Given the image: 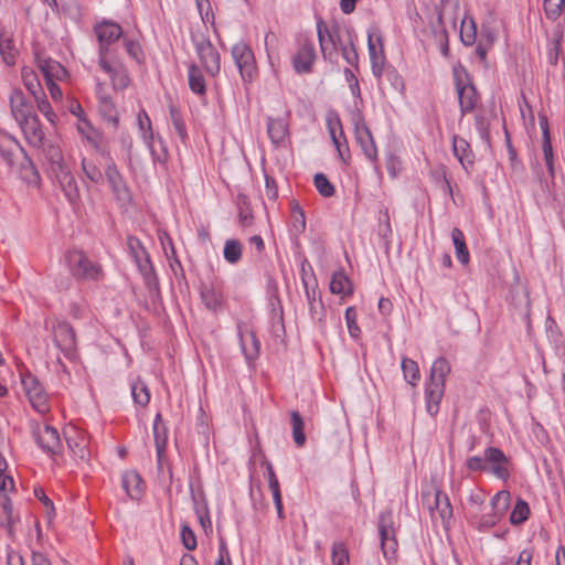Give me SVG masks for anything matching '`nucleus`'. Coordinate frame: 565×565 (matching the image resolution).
<instances>
[{
	"instance_id": "nucleus-1",
	"label": "nucleus",
	"mask_w": 565,
	"mask_h": 565,
	"mask_svg": "<svg viewBox=\"0 0 565 565\" xmlns=\"http://www.w3.org/2000/svg\"><path fill=\"white\" fill-rule=\"evenodd\" d=\"M450 370V364L444 356L436 359L431 365L429 382L425 390L426 408L431 416L439 411V404L445 393L446 377Z\"/></svg>"
},
{
	"instance_id": "nucleus-2",
	"label": "nucleus",
	"mask_w": 565,
	"mask_h": 565,
	"mask_svg": "<svg viewBox=\"0 0 565 565\" xmlns=\"http://www.w3.org/2000/svg\"><path fill=\"white\" fill-rule=\"evenodd\" d=\"M93 31L98 42V58L115 57L111 45L124 38L122 28L111 20H103L94 25Z\"/></svg>"
},
{
	"instance_id": "nucleus-3",
	"label": "nucleus",
	"mask_w": 565,
	"mask_h": 565,
	"mask_svg": "<svg viewBox=\"0 0 565 565\" xmlns=\"http://www.w3.org/2000/svg\"><path fill=\"white\" fill-rule=\"evenodd\" d=\"M24 394L32 408L41 415L51 411L50 397L39 379L31 372L21 374Z\"/></svg>"
},
{
	"instance_id": "nucleus-4",
	"label": "nucleus",
	"mask_w": 565,
	"mask_h": 565,
	"mask_svg": "<svg viewBox=\"0 0 565 565\" xmlns=\"http://www.w3.org/2000/svg\"><path fill=\"white\" fill-rule=\"evenodd\" d=\"M153 436L157 451L158 478L162 483H171L172 469L166 458L167 428L162 423L160 414H157L153 422Z\"/></svg>"
},
{
	"instance_id": "nucleus-5",
	"label": "nucleus",
	"mask_w": 565,
	"mask_h": 565,
	"mask_svg": "<svg viewBox=\"0 0 565 565\" xmlns=\"http://www.w3.org/2000/svg\"><path fill=\"white\" fill-rule=\"evenodd\" d=\"M66 262L72 275L76 279L95 281L100 279L103 276L102 267L98 264L92 262L82 250H70L66 254Z\"/></svg>"
},
{
	"instance_id": "nucleus-6",
	"label": "nucleus",
	"mask_w": 565,
	"mask_h": 565,
	"mask_svg": "<svg viewBox=\"0 0 565 565\" xmlns=\"http://www.w3.org/2000/svg\"><path fill=\"white\" fill-rule=\"evenodd\" d=\"M351 121L354 127L355 140L363 154L369 161L375 162L377 160V148L375 146L373 135L364 120L362 111L359 109L353 110L351 113Z\"/></svg>"
},
{
	"instance_id": "nucleus-7",
	"label": "nucleus",
	"mask_w": 565,
	"mask_h": 565,
	"mask_svg": "<svg viewBox=\"0 0 565 565\" xmlns=\"http://www.w3.org/2000/svg\"><path fill=\"white\" fill-rule=\"evenodd\" d=\"M31 434L36 445L46 455L54 457L63 451V444L56 428L39 423L31 424Z\"/></svg>"
},
{
	"instance_id": "nucleus-8",
	"label": "nucleus",
	"mask_w": 565,
	"mask_h": 565,
	"mask_svg": "<svg viewBox=\"0 0 565 565\" xmlns=\"http://www.w3.org/2000/svg\"><path fill=\"white\" fill-rule=\"evenodd\" d=\"M196 55L202 67L211 76H216L221 71V56L218 51L205 35H192Z\"/></svg>"
},
{
	"instance_id": "nucleus-9",
	"label": "nucleus",
	"mask_w": 565,
	"mask_h": 565,
	"mask_svg": "<svg viewBox=\"0 0 565 565\" xmlns=\"http://www.w3.org/2000/svg\"><path fill=\"white\" fill-rule=\"evenodd\" d=\"M52 337L55 347L65 358L73 360L76 356V334L74 328L66 320L56 321L52 326Z\"/></svg>"
},
{
	"instance_id": "nucleus-10",
	"label": "nucleus",
	"mask_w": 565,
	"mask_h": 565,
	"mask_svg": "<svg viewBox=\"0 0 565 565\" xmlns=\"http://www.w3.org/2000/svg\"><path fill=\"white\" fill-rule=\"evenodd\" d=\"M423 498L428 501L433 520L440 519V526L448 530L452 519V507L448 495L435 488L433 493H423Z\"/></svg>"
},
{
	"instance_id": "nucleus-11",
	"label": "nucleus",
	"mask_w": 565,
	"mask_h": 565,
	"mask_svg": "<svg viewBox=\"0 0 565 565\" xmlns=\"http://www.w3.org/2000/svg\"><path fill=\"white\" fill-rule=\"evenodd\" d=\"M317 33L323 58L332 62L341 45L338 26L329 28L321 17H317Z\"/></svg>"
},
{
	"instance_id": "nucleus-12",
	"label": "nucleus",
	"mask_w": 565,
	"mask_h": 565,
	"mask_svg": "<svg viewBox=\"0 0 565 565\" xmlns=\"http://www.w3.org/2000/svg\"><path fill=\"white\" fill-rule=\"evenodd\" d=\"M455 85L458 94L460 111L461 115L465 116L476 108L479 100V94L467 73H455Z\"/></svg>"
},
{
	"instance_id": "nucleus-13",
	"label": "nucleus",
	"mask_w": 565,
	"mask_h": 565,
	"mask_svg": "<svg viewBox=\"0 0 565 565\" xmlns=\"http://www.w3.org/2000/svg\"><path fill=\"white\" fill-rule=\"evenodd\" d=\"M487 460V472L494 476L497 479L508 481L511 478L512 461L511 459L497 447H488L484 449Z\"/></svg>"
},
{
	"instance_id": "nucleus-14",
	"label": "nucleus",
	"mask_w": 565,
	"mask_h": 565,
	"mask_svg": "<svg viewBox=\"0 0 565 565\" xmlns=\"http://www.w3.org/2000/svg\"><path fill=\"white\" fill-rule=\"evenodd\" d=\"M510 492L501 490L497 492L490 503V512L483 513L480 519L476 522L479 527H494L498 525L500 520L505 515V512L510 505Z\"/></svg>"
},
{
	"instance_id": "nucleus-15",
	"label": "nucleus",
	"mask_w": 565,
	"mask_h": 565,
	"mask_svg": "<svg viewBox=\"0 0 565 565\" xmlns=\"http://www.w3.org/2000/svg\"><path fill=\"white\" fill-rule=\"evenodd\" d=\"M233 60L244 82H252L257 73L255 57L249 45L243 41L232 47Z\"/></svg>"
},
{
	"instance_id": "nucleus-16",
	"label": "nucleus",
	"mask_w": 565,
	"mask_h": 565,
	"mask_svg": "<svg viewBox=\"0 0 565 565\" xmlns=\"http://www.w3.org/2000/svg\"><path fill=\"white\" fill-rule=\"evenodd\" d=\"M367 50L371 60L372 73L376 78L384 74V43L380 30L367 32Z\"/></svg>"
},
{
	"instance_id": "nucleus-17",
	"label": "nucleus",
	"mask_w": 565,
	"mask_h": 565,
	"mask_svg": "<svg viewBox=\"0 0 565 565\" xmlns=\"http://www.w3.org/2000/svg\"><path fill=\"white\" fill-rule=\"evenodd\" d=\"M99 67L109 75L111 86L115 90H124L130 84L127 68L115 57L98 58Z\"/></svg>"
},
{
	"instance_id": "nucleus-18",
	"label": "nucleus",
	"mask_w": 565,
	"mask_h": 565,
	"mask_svg": "<svg viewBox=\"0 0 565 565\" xmlns=\"http://www.w3.org/2000/svg\"><path fill=\"white\" fill-rule=\"evenodd\" d=\"M105 175L110 185L115 199L122 205L130 204L132 201L130 190L114 162L107 166L105 170Z\"/></svg>"
},
{
	"instance_id": "nucleus-19",
	"label": "nucleus",
	"mask_w": 565,
	"mask_h": 565,
	"mask_svg": "<svg viewBox=\"0 0 565 565\" xmlns=\"http://www.w3.org/2000/svg\"><path fill=\"white\" fill-rule=\"evenodd\" d=\"M9 103L11 114L18 124L36 116L32 102L19 88L12 90Z\"/></svg>"
},
{
	"instance_id": "nucleus-20",
	"label": "nucleus",
	"mask_w": 565,
	"mask_h": 565,
	"mask_svg": "<svg viewBox=\"0 0 565 565\" xmlns=\"http://www.w3.org/2000/svg\"><path fill=\"white\" fill-rule=\"evenodd\" d=\"M191 498L193 501L194 515L202 530H212V520L207 508V502L203 490L191 488Z\"/></svg>"
},
{
	"instance_id": "nucleus-21",
	"label": "nucleus",
	"mask_w": 565,
	"mask_h": 565,
	"mask_svg": "<svg viewBox=\"0 0 565 565\" xmlns=\"http://www.w3.org/2000/svg\"><path fill=\"white\" fill-rule=\"evenodd\" d=\"M540 127L542 130V150L544 156L545 166L547 168V172L551 178L555 177V167H554V154L553 147L551 141L550 134V125L547 116L544 114H539Z\"/></svg>"
},
{
	"instance_id": "nucleus-22",
	"label": "nucleus",
	"mask_w": 565,
	"mask_h": 565,
	"mask_svg": "<svg viewBox=\"0 0 565 565\" xmlns=\"http://www.w3.org/2000/svg\"><path fill=\"white\" fill-rule=\"evenodd\" d=\"M316 60V49L311 41L306 40L292 58L294 68L297 73H310Z\"/></svg>"
},
{
	"instance_id": "nucleus-23",
	"label": "nucleus",
	"mask_w": 565,
	"mask_h": 565,
	"mask_svg": "<svg viewBox=\"0 0 565 565\" xmlns=\"http://www.w3.org/2000/svg\"><path fill=\"white\" fill-rule=\"evenodd\" d=\"M28 141L34 148H41L44 145L45 135L41 127L38 115L18 124Z\"/></svg>"
},
{
	"instance_id": "nucleus-24",
	"label": "nucleus",
	"mask_w": 565,
	"mask_h": 565,
	"mask_svg": "<svg viewBox=\"0 0 565 565\" xmlns=\"http://www.w3.org/2000/svg\"><path fill=\"white\" fill-rule=\"evenodd\" d=\"M137 121L139 130L142 134V139L147 147L151 151L154 161L164 162L167 160V152L163 150V154H157L153 149L154 134L152 131L151 120L145 109H141L137 115Z\"/></svg>"
},
{
	"instance_id": "nucleus-25",
	"label": "nucleus",
	"mask_w": 565,
	"mask_h": 565,
	"mask_svg": "<svg viewBox=\"0 0 565 565\" xmlns=\"http://www.w3.org/2000/svg\"><path fill=\"white\" fill-rule=\"evenodd\" d=\"M303 284L311 318L321 324L326 317V309L321 299V294L317 288V284L312 288H309L308 282L305 281Z\"/></svg>"
},
{
	"instance_id": "nucleus-26",
	"label": "nucleus",
	"mask_w": 565,
	"mask_h": 565,
	"mask_svg": "<svg viewBox=\"0 0 565 565\" xmlns=\"http://www.w3.org/2000/svg\"><path fill=\"white\" fill-rule=\"evenodd\" d=\"M54 174L67 200L71 203H75L79 199V191L68 167L57 170Z\"/></svg>"
},
{
	"instance_id": "nucleus-27",
	"label": "nucleus",
	"mask_w": 565,
	"mask_h": 565,
	"mask_svg": "<svg viewBox=\"0 0 565 565\" xmlns=\"http://www.w3.org/2000/svg\"><path fill=\"white\" fill-rule=\"evenodd\" d=\"M200 296L206 309L216 313L223 307L224 297L220 289L212 284H202Z\"/></svg>"
},
{
	"instance_id": "nucleus-28",
	"label": "nucleus",
	"mask_w": 565,
	"mask_h": 565,
	"mask_svg": "<svg viewBox=\"0 0 565 565\" xmlns=\"http://www.w3.org/2000/svg\"><path fill=\"white\" fill-rule=\"evenodd\" d=\"M452 151L466 171L473 166L475 156L469 142L465 138L454 136Z\"/></svg>"
},
{
	"instance_id": "nucleus-29",
	"label": "nucleus",
	"mask_w": 565,
	"mask_h": 565,
	"mask_svg": "<svg viewBox=\"0 0 565 565\" xmlns=\"http://www.w3.org/2000/svg\"><path fill=\"white\" fill-rule=\"evenodd\" d=\"M241 349L248 362L257 359L259 354L260 343L254 331L246 329L245 331L238 330Z\"/></svg>"
},
{
	"instance_id": "nucleus-30",
	"label": "nucleus",
	"mask_w": 565,
	"mask_h": 565,
	"mask_svg": "<svg viewBox=\"0 0 565 565\" xmlns=\"http://www.w3.org/2000/svg\"><path fill=\"white\" fill-rule=\"evenodd\" d=\"M122 488L127 495L134 500H139L143 492V482L140 475L135 470L126 471L121 478Z\"/></svg>"
},
{
	"instance_id": "nucleus-31",
	"label": "nucleus",
	"mask_w": 565,
	"mask_h": 565,
	"mask_svg": "<svg viewBox=\"0 0 565 565\" xmlns=\"http://www.w3.org/2000/svg\"><path fill=\"white\" fill-rule=\"evenodd\" d=\"M267 134L271 142L276 146H282L288 136V124L281 118L267 119Z\"/></svg>"
},
{
	"instance_id": "nucleus-32",
	"label": "nucleus",
	"mask_w": 565,
	"mask_h": 565,
	"mask_svg": "<svg viewBox=\"0 0 565 565\" xmlns=\"http://www.w3.org/2000/svg\"><path fill=\"white\" fill-rule=\"evenodd\" d=\"M19 148V150L23 153L25 160L31 166L32 169H34L32 161L28 157L25 150L23 147L20 146V143L12 137L4 136L2 139H0V154L4 159V161L12 167L14 164L13 157H14V150L13 148Z\"/></svg>"
},
{
	"instance_id": "nucleus-33",
	"label": "nucleus",
	"mask_w": 565,
	"mask_h": 565,
	"mask_svg": "<svg viewBox=\"0 0 565 565\" xmlns=\"http://www.w3.org/2000/svg\"><path fill=\"white\" fill-rule=\"evenodd\" d=\"M98 102L99 114L116 128L119 124V116L114 102L107 94L100 92H98Z\"/></svg>"
},
{
	"instance_id": "nucleus-34",
	"label": "nucleus",
	"mask_w": 565,
	"mask_h": 565,
	"mask_svg": "<svg viewBox=\"0 0 565 565\" xmlns=\"http://www.w3.org/2000/svg\"><path fill=\"white\" fill-rule=\"evenodd\" d=\"M396 532H379L381 548L387 561L396 559L398 551V542Z\"/></svg>"
},
{
	"instance_id": "nucleus-35",
	"label": "nucleus",
	"mask_w": 565,
	"mask_h": 565,
	"mask_svg": "<svg viewBox=\"0 0 565 565\" xmlns=\"http://www.w3.org/2000/svg\"><path fill=\"white\" fill-rule=\"evenodd\" d=\"M451 238L455 246L456 257L462 264L467 265L470 260L469 250L466 244L465 235L461 230L454 227Z\"/></svg>"
},
{
	"instance_id": "nucleus-36",
	"label": "nucleus",
	"mask_w": 565,
	"mask_h": 565,
	"mask_svg": "<svg viewBox=\"0 0 565 565\" xmlns=\"http://www.w3.org/2000/svg\"><path fill=\"white\" fill-rule=\"evenodd\" d=\"M188 79L190 89L198 95H204L206 85L200 67L195 63L189 65Z\"/></svg>"
},
{
	"instance_id": "nucleus-37",
	"label": "nucleus",
	"mask_w": 565,
	"mask_h": 565,
	"mask_svg": "<svg viewBox=\"0 0 565 565\" xmlns=\"http://www.w3.org/2000/svg\"><path fill=\"white\" fill-rule=\"evenodd\" d=\"M266 467L267 470V478H268V486L273 493V499L275 507L277 509L278 514H281L282 510V501H281V493L279 488V481L277 479V476L274 471L273 465L269 461H265L263 463Z\"/></svg>"
},
{
	"instance_id": "nucleus-38",
	"label": "nucleus",
	"mask_w": 565,
	"mask_h": 565,
	"mask_svg": "<svg viewBox=\"0 0 565 565\" xmlns=\"http://www.w3.org/2000/svg\"><path fill=\"white\" fill-rule=\"evenodd\" d=\"M15 52L12 36L8 31L2 29L0 31V53L8 65L15 63Z\"/></svg>"
},
{
	"instance_id": "nucleus-39",
	"label": "nucleus",
	"mask_w": 565,
	"mask_h": 565,
	"mask_svg": "<svg viewBox=\"0 0 565 565\" xmlns=\"http://www.w3.org/2000/svg\"><path fill=\"white\" fill-rule=\"evenodd\" d=\"M39 67L43 72L46 81L60 79L66 74V70L58 62L51 58L40 60Z\"/></svg>"
},
{
	"instance_id": "nucleus-40",
	"label": "nucleus",
	"mask_w": 565,
	"mask_h": 565,
	"mask_svg": "<svg viewBox=\"0 0 565 565\" xmlns=\"http://www.w3.org/2000/svg\"><path fill=\"white\" fill-rule=\"evenodd\" d=\"M290 422L292 428V438L297 447L306 444L305 420L298 411L290 412Z\"/></svg>"
},
{
	"instance_id": "nucleus-41",
	"label": "nucleus",
	"mask_w": 565,
	"mask_h": 565,
	"mask_svg": "<svg viewBox=\"0 0 565 565\" xmlns=\"http://www.w3.org/2000/svg\"><path fill=\"white\" fill-rule=\"evenodd\" d=\"M330 291L337 295H351L352 286L351 281L343 271H337L332 275L330 281Z\"/></svg>"
},
{
	"instance_id": "nucleus-42",
	"label": "nucleus",
	"mask_w": 565,
	"mask_h": 565,
	"mask_svg": "<svg viewBox=\"0 0 565 565\" xmlns=\"http://www.w3.org/2000/svg\"><path fill=\"white\" fill-rule=\"evenodd\" d=\"M141 275L143 276L147 286L149 289H158V278L154 274L153 265L150 260L149 255L141 258L139 262H136Z\"/></svg>"
},
{
	"instance_id": "nucleus-43",
	"label": "nucleus",
	"mask_w": 565,
	"mask_h": 565,
	"mask_svg": "<svg viewBox=\"0 0 565 565\" xmlns=\"http://www.w3.org/2000/svg\"><path fill=\"white\" fill-rule=\"evenodd\" d=\"M243 254V247L238 239L231 238L225 242L223 255L227 263L237 264Z\"/></svg>"
},
{
	"instance_id": "nucleus-44",
	"label": "nucleus",
	"mask_w": 565,
	"mask_h": 565,
	"mask_svg": "<svg viewBox=\"0 0 565 565\" xmlns=\"http://www.w3.org/2000/svg\"><path fill=\"white\" fill-rule=\"evenodd\" d=\"M530 515V507L526 501L519 498L510 513V522L512 525H520L527 520Z\"/></svg>"
},
{
	"instance_id": "nucleus-45",
	"label": "nucleus",
	"mask_w": 565,
	"mask_h": 565,
	"mask_svg": "<svg viewBox=\"0 0 565 565\" xmlns=\"http://www.w3.org/2000/svg\"><path fill=\"white\" fill-rule=\"evenodd\" d=\"M134 402L140 406H147L150 402L149 388L143 381L137 380L131 384Z\"/></svg>"
},
{
	"instance_id": "nucleus-46",
	"label": "nucleus",
	"mask_w": 565,
	"mask_h": 565,
	"mask_svg": "<svg viewBox=\"0 0 565 565\" xmlns=\"http://www.w3.org/2000/svg\"><path fill=\"white\" fill-rule=\"evenodd\" d=\"M13 523V508L7 493H0V526H10Z\"/></svg>"
},
{
	"instance_id": "nucleus-47",
	"label": "nucleus",
	"mask_w": 565,
	"mask_h": 565,
	"mask_svg": "<svg viewBox=\"0 0 565 565\" xmlns=\"http://www.w3.org/2000/svg\"><path fill=\"white\" fill-rule=\"evenodd\" d=\"M402 371L404 379L409 383L411 385L415 386L417 381L420 377L419 374V367L417 362H415L412 359L403 358L402 359Z\"/></svg>"
},
{
	"instance_id": "nucleus-48",
	"label": "nucleus",
	"mask_w": 565,
	"mask_h": 565,
	"mask_svg": "<svg viewBox=\"0 0 565 565\" xmlns=\"http://www.w3.org/2000/svg\"><path fill=\"white\" fill-rule=\"evenodd\" d=\"M170 117H171L172 126H173L178 137L181 139V141L183 143H185V141L188 139V131H186L185 122H184L179 109L172 105L170 106Z\"/></svg>"
},
{
	"instance_id": "nucleus-49",
	"label": "nucleus",
	"mask_w": 565,
	"mask_h": 565,
	"mask_svg": "<svg viewBox=\"0 0 565 565\" xmlns=\"http://www.w3.org/2000/svg\"><path fill=\"white\" fill-rule=\"evenodd\" d=\"M313 183L319 194L324 198H331L335 192L334 185L322 172L316 173L313 178Z\"/></svg>"
},
{
	"instance_id": "nucleus-50",
	"label": "nucleus",
	"mask_w": 565,
	"mask_h": 565,
	"mask_svg": "<svg viewBox=\"0 0 565 565\" xmlns=\"http://www.w3.org/2000/svg\"><path fill=\"white\" fill-rule=\"evenodd\" d=\"M331 561L333 565L349 564V550L343 542H333L331 551Z\"/></svg>"
},
{
	"instance_id": "nucleus-51",
	"label": "nucleus",
	"mask_w": 565,
	"mask_h": 565,
	"mask_svg": "<svg viewBox=\"0 0 565 565\" xmlns=\"http://www.w3.org/2000/svg\"><path fill=\"white\" fill-rule=\"evenodd\" d=\"M327 128L332 140L344 138V131L339 115L335 111H329L327 115Z\"/></svg>"
},
{
	"instance_id": "nucleus-52",
	"label": "nucleus",
	"mask_w": 565,
	"mask_h": 565,
	"mask_svg": "<svg viewBox=\"0 0 565 565\" xmlns=\"http://www.w3.org/2000/svg\"><path fill=\"white\" fill-rule=\"evenodd\" d=\"M291 216H292V231L296 234H300L306 230V216L302 207L297 202H292L291 205Z\"/></svg>"
},
{
	"instance_id": "nucleus-53",
	"label": "nucleus",
	"mask_w": 565,
	"mask_h": 565,
	"mask_svg": "<svg viewBox=\"0 0 565 565\" xmlns=\"http://www.w3.org/2000/svg\"><path fill=\"white\" fill-rule=\"evenodd\" d=\"M82 169L84 174L88 180H90L93 183H100L104 180V175L100 171V169L92 161L87 159L82 160Z\"/></svg>"
},
{
	"instance_id": "nucleus-54",
	"label": "nucleus",
	"mask_w": 565,
	"mask_h": 565,
	"mask_svg": "<svg viewBox=\"0 0 565 565\" xmlns=\"http://www.w3.org/2000/svg\"><path fill=\"white\" fill-rule=\"evenodd\" d=\"M253 218L252 210L249 207L248 198L246 195L238 196V220L243 226L250 224Z\"/></svg>"
},
{
	"instance_id": "nucleus-55",
	"label": "nucleus",
	"mask_w": 565,
	"mask_h": 565,
	"mask_svg": "<svg viewBox=\"0 0 565 565\" xmlns=\"http://www.w3.org/2000/svg\"><path fill=\"white\" fill-rule=\"evenodd\" d=\"M127 246L135 262H139L141 258L149 255L142 243L135 236L127 237Z\"/></svg>"
},
{
	"instance_id": "nucleus-56",
	"label": "nucleus",
	"mask_w": 565,
	"mask_h": 565,
	"mask_svg": "<svg viewBox=\"0 0 565 565\" xmlns=\"http://www.w3.org/2000/svg\"><path fill=\"white\" fill-rule=\"evenodd\" d=\"M47 158L51 162V169H52L53 173L60 169H64L67 167L63 160L61 150L57 147H53V146L49 147Z\"/></svg>"
},
{
	"instance_id": "nucleus-57",
	"label": "nucleus",
	"mask_w": 565,
	"mask_h": 565,
	"mask_svg": "<svg viewBox=\"0 0 565 565\" xmlns=\"http://www.w3.org/2000/svg\"><path fill=\"white\" fill-rule=\"evenodd\" d=\"M339 49H340L342 57L345 60V62L348 64H350L351 66L356 67L358 63H359V54H358V51L355 49L353 41H350V43L348 45H340Z\"/></svg>"
},
{
	"instance_id": "nucleus-58",
	"label": "nucleus",
	"mask_w": 565,
	"mask_h": 565,
	"mask_svg": "<svg viewBox=\"0 0 565 565\" xmlns=\"http://www.w3.org/2000/svg\"><path fill=\"white\" fill-rule=\"evenodd\" d=\"M35 497L43 503L45 508V515L49 521V525L51 524L52 518L55 514L54 505L52 500L45 494L44 490L42 488H35L34 489Z\"/></svg>"
},
{
	"instance_id": "nucleus-59",
	"label": "nucleus",
	"mask_w": 565,
	"mask_h": 565,
	"mask_svg": "<svg viewBox=\"0 0 565 565\" xmlns=\"http://www.w3.org/2000/svg\"><path fill=\"white\" fill-rule=\"evenodd\" d=\"M122 40H124V46H125L128 55L131 56L137 62H140L141 57H142V50H141L139 42H137L132 39H128L127 36H124Z\"/></svg>"
},
{
	"instance_id": "nucleus-60",
	"label": "nucleus",
	"mask_w": 565,
	"mask_h": 565,
	"mask_svg": "<svg viewBox=\"0 0 565 565\" xmlns=\"http://www.w3.org/2000/svg\"><path fill=\"white\" fill-rule=\"evenodd\" d=\"M34 99L36 102L38 109L46 117L49 121L54 122L56 115L52 111L51 105L46 99L45 94L36 96Z\"/></svg>"
},
{
	"instance_id": "nucleus-61",
	"label": "nucleus",
	"mask_w": 565,
	"mask_h": 565,
	"mask_svg": "<svg viewBox=\"0 0 565 565\" xmlns=\"http://www.w3.org/2000/svg\"><path fill=\"white\" fill-rule=\"evenodd\" d=\"M345 320H347L348 329H349L351 337L358 338V335L360 333V328L358 327V323H356V311L353 307H349L345 310Z\"/></svg>"
},
{
	"instance_id": "nucleus-62",
	"label": "nucleus",
	"mask_w": 565,
	"mask_h": 565,
	"mask_svg": "<svg viewBox=\"0 0 565 565\" xmlns=\"http://www.w3.org/2000/svg\"><path fill=\"white\" fill-rule=\"evenodd\" d=\"M466 466H467L468 470L473 471V472H476V471L487 472L486 455L483 454V457H480V456L469 457L466 460Z\"/></svg>"
},
{
	"instance_id": "nucleus-63",
	"label": "nucleus",
	"mask_w": 565,
	"mask_h": 565,
	"mask_svg": "<svg viewBox=\"0 0 565 565\" xmlns=\"http://www.w3.org/2000/svg\"><path fill=\"white\" fill-rule=\"evenodd\" d=\"M23 78L26 89L34 98L44 94L43 88L41 87V84L35 76L23 75Z\"/></svg>"
},
{
	"instance_id": "nucleus-64",
	"label": "nucleus",
	"mask_w": 565,
	"mask_h": 565,
	"mask_svg": "<svg viewBox=\"0 0 565 565\" xmlns=\"http://www.w3.org/2000/svg\"><path fill=\"white\" fill-rule=\"evenodd\" d=\"M265 195L270 201H276L278 198V186L275 179L265 174Z\"/></svg>"
}]
</instances>
